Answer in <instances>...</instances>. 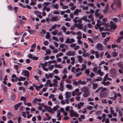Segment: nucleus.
Returning <instances> with one entry per match:
<instances>
[{"label": "nucleus", "instance_id": "423d86ee", "mask_svg": "<svg viewBox=\"0 0 123 123\" xmlns=\"http://www.w3.org/2000/svg\"><path fill=\"white\" fill-rule=\"evenodd\" d=\"M101 88L100 89V91H101L100 93V96L101 97H104V95L103 94V92H104L106 90V88L101 87Z\"/></svg>", "mask_w": 123, "mask_h": 123}, {"label": "nucleus", "instance_id": "49530a36", "mask_svg": "<svg viewBox=\"0 0 123 123\" xmlns=\"http://www.w3.org/2000/svg\"><path fill=\"white\" fill-rule=\"evenodd\" d=\"M95 76V74L93 72H92L91 73L90 76L91 78H93Z\"/></svg>", "mask_w": 123, "mask_h": 123}, {"label": "nucleus", "instance_id": "5701e85b", "mask_svg": "<svg viewBox=\"0 0 123 123\" xmlns=\"http://www.w3.org/2000/svg\"><path fill=\"white\" fill-rule=\"evenodd\" d=\"M46 33V31L43 29H42V31H41L40 32V33L41 35L42 36H43V35L44 34H45Z\"/></svg>", "mask_w": 123, "mask_h": 123}, {"label": "nucleus", "instance_id": "9b49d317", "mask_svg": "<svg viewBox=\"0 0 123 123\" xmlns=\"http://www.w3.org/2000/svg\"><path fill=\"white\" fill-rule=\"evenodd\" d=\"M81 11V9H76L74 12V14L78 16L79 15V12H80Z\"/></svg>", "mask_w": 123, "mask_h": 123}, {"label": "nucleus", "instance_id": "7c9ffc66", "mask_svg": "<svg viewBox=\"0 0 123 123\" xmlns=\"http://www.w3.org/2000/svg\"><path fill=\"white\" fill-rule=\"evenodd\" d=\"M98 86V84H93L92 86V88L94 89L97 88V87Z\"/></svg>", "mask_w": 123, "mask_h": 123}, {"label": "nucleus", "instance_id": "cd10ccee", "mask_svg": "<svg viewBox=\"0 0 123 123\" xmlns=\"http://www.w3.org/2000/svg\"><path fill=\"white\" fill-rule=\"evenodd\" d=\"M19 89L20 90H22L23 92H24L25 90V89L22 86H20L19 87Z\"/></svg>", "mask_w": 123, "mask_h": 123}, {"label": "nucleus", "instance_id": "338daca9", "mask_svg": "<svg viewBox=\"0 0 123 123\" xmlns=\"http://www.w3.org/2000/svg\"><path fill=\"white\" fill-rule=\"evenodd\" d=\"M32 59L34 60H36L38 59V57L33 56Z\"/></svg>", "mask_w": 123, "mask_h": 123}, {"label": "nucleus", "instance_id": "c03bdc74", "mask_svg": "<svg viewBox=\"0 0 123 123\" xmlns=\"http://www.w3.org/2000/svg\"><path fill=\"white\" fill-rule=\"evenodd\" d=\"M28 57L29 58L32 59L33 57V55L31 53H29L28 55Z\"/></svg>", "mask_w": 123, "mask_h": 123}, {"label": "nucleus", "instance_id": "37998d69", "mask_svg": "<svg viewBox=\"0 0 123 123\" xmlns=\"http://www.w3.org/2000/svg\"><path fill=\"white\" fill-rule=\"evenodd\" d=\"M95 55L96 57L97 58H98L99 57V55L98 54V52L96 51L95 52Z\"/></svg>", "mask_w": 123, "mask_h": 123}, {"label": "nucleus", "instance_id": "b1692460", "mask_svg": "<svg viewBox=\"0 0 123 123\" xmlns=\"http://www.w3.org/2000/svg\"><path fill=\"white\" fill-rule=\"evenodd\" d=\"M46 53L45 55H50L51 53V51L50 49H48L46 50Z\"/></svg>", "mask_w": 123, "mask_h": 123}, {"label": "nucleus", "instance_id": "a878e982", "mask_svg": "<svg viewBox=\"0 0 123 123\" xmlns=\"http://www.w3.org/2000/svg\"><path fill=\"white\" fill-rule=\"evenodd\" d=\"M57 32L58 31L55 30L54 31L51 32V33L54 35H56L57 34Z\"/></svg>", "mask_w": 123, "mask_h": 123}, {"label": "nucleus", "instance_id": "e2e57ef3", "mask_svg": "<svg viewBox=\"0 0 123 123\" xmlns=\"http://www.w3.org/2000/svg\"><path fill=\"white\" fill-rule=\"evenodd\" d=\"M18 23L21 24H24L25 23L24 22L21 20H19L18 21Z\"/></svg>", "mask_w": 123, "mask_h": 123}, {"label": "nucleus", "instance_id": "69168bd1", "mask_svg": "<svg viewBox=\"0 0 123 123\" xmlns=\"http://www.w3.org/2000/svg\"><path fill=\"white\" fill-rule=\"evenodd\" d=\"M57 111L58 112V113L57 114V116L58 117H61L60 116L61 114L60 113V111L58 110Z\"/></svg>", "mask_w": 123, "mask_h": 123}, {"label": "nucleus", "instance_id": "a211bd4d", "mask_svg": "<svg viewBox=\"0 0 123 123\" xmlns=\"http://www.w3.org/2000/svg\"><path fill=\"white\" fill-rule=\"evenodd\" d=\"M78 60L79 62L80 63H81L83 60L81 56V55H79L78 56Z\"/></svg>", "mask_w": 123, "mask_h": 123}, {"label": "nucleus", "instance_id": "79ce46f5", "mask_svg": "<svg viewBox=\"0 0 123 123\" xmlns=\"http://www.w3.org/2000/svg\"><path fill=\"white\" fill-rule=\"evenodd\" d=\"M88 18L89 19H91V20L92 21L94 20V18L92 15H90L88 16Z\"/></svg>", "mask_w": 123, "mask_h": 123}, {"label": "nucleus", "instance_id": "6e6d98bb", "mask_svg": "<svg viewBox=\"0 0 123 123\" xmlns=\"http://www.w3.org/2000/svg\"><path fill=\"white\" fill-rule=\"evenodd\" d=\"M108 74H106L105 76V77H104V80H105V81L107 80L106 79H107V78L108 77Z\"/></svg>", "mask_w": 123, "mask_h": 123}, {"label": "nucleus", "instance_id": "4c0bfd02", "mask_svg": "<svg viewBox=\"0 0 123 123\" xmlns=\"http://www.w3.org/2000/svg\"><path fill=\"white\" fill-rule=\"evenodd\" d=\"M81 18L82 20L84 21L87 20V21H89V19H87V20H86L87 18V17L86 16H84L83 17Z\"/></svg>", "mask_w": 123, "mask_h": 123}, {"label": "nucleus", "instance_id": "c85d7f7f", "mask_svg": "<svg viewBox=\"0 0 123 123\" xmlns=\"http://www.w3.org/2000/svg\"><path fill=\"white\" fill-rule=\"evenodd\" d=\"M73 84L75 85L78 86L79 85L78 81H74L73 82Z\"/></svg>", "mask_w": 123, "mask_h": 123}, {"label": "nucleus", "instance_id": "72a5a7b5", "mask_svg": "<svg viewBox=\"0 0 123 123\" xmlns=\"http://www.w3.org/2000/svg\"><path fill=\"white\" fill-rule=\"evenodd\" d=\"M62 30H63L64 32H65L66 30V27L64 26H63L61 28Z\"/></svg>", "mask_w": 123, "mask_h": 123}, {"label": "nucleus", "instance_id": "0e129e2a", "mask_svg": "<svg viewBox=\"0 0 123 123\" xmlns=\"http://www.w3.org/2000/svg\"><path fill=\"white\" fill-rule=\"evenodd\" d=\"M88 40L92 43H93L94 41L91 38H87Z\"/></svg>", "mask_w": 123, "mask_h": 123}, {"label": "nucleus", "instance_id": "4d7b16f0", "mask_svg": "<svg viewBox=\"0 0 123 123\" xmlns=\"http://www.w3.org/2000/svg\"><path fill=\"white\" fill-rule=\"evenodd\" d=\"M65 110L67 111H69L70 110V106H67L65 108Z\"/></svg>", "mask_w": 123, "mask_h": 123}, {"label": "nucleus", "instance_id": "f257e3e1", "mask_svg": "<svg viewBox=\"0 0 123 123\" xmlns=\"http://www.w3.org/2000/svg\"><path fill=\"white\" fill-rule=\"evenodd\" d=\"M97 22V23L95 26V28L96 30L98 29L100 26L104 25L106 24L105 23L101 21L99 19L98 20Z\"/></svg>", "mask_w": 123, "mask_h": 123}, {"label": "nucleus", "instance_id": "0eeeda50", "mask_svg": "<svg viewBox=\"0 0 123 123\" xmlns=\"http://www.w3.org/2000/svg\"><path fill=\"white\" fill-rule=\"evenodd\" d=\"M96 46L97 48L98 51H100L102 50L103 46L101 43H97L96 45Z\"/></svg>", "mask_w": 123, "mask_h": 123}, {"label": "nucleus", "instance_id": "3c124183", "mask_svg": "<svg viewBox=\"0 0 123 123\" xmlns=\"http://www.w3.org/2000/svg\"><path fill=\"white\" fill-rule=\"evenodd\" d=\"M28 31L31 34H33L34 33V31L33 30H28Z\"/></svg>", "mask_w": 123, "mask_h": 123}, {"label": "nucleus", "instance_id": "4468645a", "mask_svg": "<svg viewBox=\"0 0 123 123\" xmlns=\"http://www.w3.org/2000/svg\"><path fill=\"white\" fill-rule=\"evenodd\" d=\"M78 83L79 85H84L86 84V81H82L81 80H78Z\"/></svg>", "mask_w": 123, "mask_h": 123}, {"label": "nucleus", "instance_id": "8fccbe9b", "mask_svg": "<svg viewBox=\"0 0 123 123\" xmlns=\"http://www.w3.org/2000/svg\"><path fill=\"white\" fill-rule=\"evenodd\" d=\"M90 55L88 53H86L84 54L82 56H84L85 57H89V56Z\"/></svg>", "mask_w": 123, "mask_h": 123}, {"label": "nucleus", "instance_id": "a18cd8bd", "mask_svg": "<svg viewBox=\"0 0 123 123\" xmlns=\"http://www.w3.org/2000/svg\"><path fill=\"white\" fill-rule=\"evenodd\" d=\"M35 13L37 15V16L39 15H40L41 14V12L38 11H35Z\"/></svg>", "mask_w": 123, "mask_h": 123}, {"label": "nucleus", "instance_id": "a19ab883", "mask_svg": "<svg viewBox=\"0 0 123 123\" xmlns=\"http://www.w3.org/2000/svg\"><path fill=\"white\" fill-rule=\"evenodd\" d=\"M82 73L81 72H79L77 73H76L75 76L76 77L79 76L80 75H81L82 74Z\"/></svg>", "mask_w": 123, "mask_h": 123}, {"label": "nucleus", "instance_id": "393cba45", "mask_svg": "<svg viewBox=\"0 0 123 123\" xmlns=\"http://www.w3.org/2000/svg\"><path fill=\"white\" fill-rule=\"evenodd\" d=\"M70 116L71 117H73L74 116V111L71 110L70 111Z\"/></svg>", "mask_w": 123, "mask_h": 123}, {"label": "nucleus", "instance_id": "473e14b6", "mask_svg": "<svg viewBox=\"0 0 123 123\" xmlns=\"http://www.w3.org/2000/svg\"><path fill=\"white\" fill-rule=\"evenodd\" d=\"M62 73L64 74H65L67 73V68H65L64 69V70L62 71Z\"/></svg>", "mask_w": 123, "mask_h": 123}, {"label": "nucleus", "instance_id": "9d476101", "mask_svg": "<svg viewBox=\"0 0 123 123\" xmlns=\"http://www.w3.org/2000/svg\"><path fill=\"white\" fill-rule=\"evenodd\" d=\"M22 103L21 102L17 104L14 105V107L15 108V110H17L18 108L21 105Z\"/></svg>", "mask_w": 123, "mask_h": 123}, {"label": "nucleus", "instance_id": "f8f14e48", "mask_svg": "<svg viewBox=\"0 0 123 123\" xmlns=\"http://www.w3.org/2000/svg\"><path fill=\"white\" fill-rule=\"evenodd\" d=\"M66 98L69 99L71 96V92H67L66 93Z\"/></svg>", "mask_w": 123, "mask_h": 123}, {"label": "nucleus", "instance_id": "052dcab7", "mask_svg": "<svg viewBox=\"0 0 123 123\" xmlns=\"http://www.w3.org/2000/svg\"><path fill=\"white\" fill-rule=\"evenodd\" d=\"M21 116H19L18 117V123H20V122L21 121Z\"/></svg>", "mask_w": 123, "mask_h": 123}, {"label": "nucleus", "instance_id": "bf43d9fd", "mask_svg": "<svg viewBox=\"0 0 123 123\" xmlns=\"http://www.w3.org/2000/svg\"><path fill=\"white\" fill-rule=\"evenodd\" d=\"M93 108V107L91 106H89L86 107V109H88L91 110H92Z\"/></svg>", "mask_w": 123, "mask_h": 123}, {"label": "nucleus", "instance_id": "20e7f679", "mask_svg": "<svg viewBox=\"0 0 123 123\" xmlns=\"http://www.w3.org/2000/svg\"><path fill=\"white\" fill-rule=\"evenodd\" d=\"M75 54V52L74 51H69L67 52L66 55L67 56H73Z\"/></svg>", "mask_w": 123, "mask_h": 123}, {"label": "nucleus", "instance_id": "4be33fe9", "mask_svg": "<svg viewBox=\"0 0 123 123\" xmlns=\"http://www.w3.org/2000/svg\"><path fill=\"white\" fill-rule=\"evenodd\" d=\"M54 66L55 68H61L62 67V66L60 65L55 64L54 65Z\"/></svg>", "mask_w": 123, "mask_h": 123}, {"label": "nucleus", "instance_id": "c9c22d12", "mask_svg": "<svg viewBox=\"0 0 123 123\" xmlns=\"http://www.w3.org/2000/svg\"><path fill=\"white\" fill-rule=\"evenodd\" d=\"M117 65L120 68L122 69H123V65L121 64V62H119L118 63Z\"/></svg>", "mask_w": 123, "mask_h": 123}, {"label": "nucleus", "instance_id": "aec40b11", "mask_svg": "<svg viewBox=\"0 0 123 123\" xmlns=\"http://www.w3.org/2000/svg\"><path fill=\"white\" fill-rule=\"evenodd\" d=\"M121 5V2L120 0H118L116 3V6L118 8H119Z\"/></svg>", "mask_w": 123, "mask_h": 123}, {"label": "nucleus", "instance_id": "603ef678", "mask_svg": "<svg viewBox=\"0 0 123 123\" xmlns=\"http://www.w3.org/2000/svg\"><path fill=\"white\" fill-rule=\"evenodd\" d=\"M24 104L25 105H26L29 106L31 107V106L32 105L30 103H27L25 104V103L24 102Z\"/></svg>", "mask_w": 123, "mask_h": 123}, {"label": "nucleus", "instance_id": "39448f33", "mask_svg": "<svg viewBox=\"0 0 123 123\" xmlns=\"http://www.w3.org/2000/svg\"><path fill=\"white\" fill-rule=\"evenodd\" d=\"M22 74L26 77H27L30 74L29 72L26 70H23Z\"/></svg>", "mask_w": 123, "mask_h": 123}, {"label": "nucleus", "instance_id": "58836bf2", "mask_svg": "<svg viewBox=\"0 0 123 123\" xmlns=\"http://www.w3.org/2000/svg\"><path fill=\"white\" fill-rule=\"evenodd\" d=\"M117 27V25H111L110 26V28L112 29H113L114 30Z\"/></svg>", "mask_w": 123, "mask_h": 123}, {"label": "nucleus", "instance_id": "412c9836", "mask_svg": "<svg viewBox=\"0 0 123 123\" xmlns=\"http://www.w3.org/2000/svg\"><path fill=\"white\" fill-rule=\"evenodd\" d=\"M82 67L81 68V71H82L86 68V65L85 64H83L82 65Z\"/></svg>", "mask_w": 123, "mask_h": 123}, {"label": "nucleus", "instance_id": "c756f323", "mask_svg": "<svg viewBox=\"0 0 123 123\" xmlns=\"http://www.w3.org/2000/svg\"><path fill=\"white\" fill-rule=\"evenodd\" d=\"M63 55V54L62 52H60L59 53H58L56 55V57L57 58L58 57L61 56Z\"/></svg>", "mask_w": 123, "mask_h": 123}, {"label": "nucleus", "instance_id": "de8ad7c7", "mask_svg": "<svg viewBox=\"0 0 123 123\" xmlns=\"http://www.w3.org/2000/svg\"><path fill=\"white\" fill-rule=\"evenodd\" d=\"M53 40H54L57 42L59 41V40L58 38H57L56 37L53 36Z\"/></svg>", "mask_w": 123, "mask_h": 123}, {"label": "nucleus", "instance_id": "dca6fc26", "mask_svg": "<svg viewBox=\"0 0 123 123\" xmlns=\"http://www.w3.org/2000/svg\"><path fill=\"white\" fill-rule=\"evenodd\" d=\"M31 2L30 3V5L31 6H33L36 4L37 0H31Z\"/></svg>", "mask_w": 123, "mask_h": 123}, {"label": "nucleus", "instance_id": "5fc2aeb1", "mask_svg": "<svg viewBox=\"0 0 123 123\" xmlns=\"http://www.w3.org/2000/svg\"><path fill=\"white\" fill-rule=\"evenodd\" d=\"M61 89V91H63V88L64 86L63 85H60Z\"/></svg>", "mask_w": 123, "mask_h": 123}, {"label": "nucleus", "instance_id": "1a4fd4ad", "mask_svg": "<svg viewBox=\"0 0 123 123\" xmlns=\"http://www.w3.org/2000/svg\"><path fill=\"white\" fill-rule=\"evenodd\" d=\"M75 26L77 28L79 29H83V25L82 24L78 23L77 24L75 25Z\"/></svg>", "mask_w": 123, "mask_h": 123}, {"label": "nucleus", "instance_id": "f03ea898", "mask_svg": "<svg viewBox=\"0 0 123 123\" xmlns=\"http://www.w3.org/2000/svg\"><path fill=\"white\" fill-rule=\"evenodd\" d=\"M60 19V18L58 16L54 15L51 18L50 21L51 22L58 21Z\"/></svg>", "mask_w": 123, "mask_h": 123}, {"label": "nucleus", "instance_id": "f704fd0d", "mask_svg": "<svg viewBox=\"0 0 123 123\" xmlns=\"http://www.w3.org/2000/svg\"><path fill=\"white\" fill-rule=\"evenodd\" d=\"M59 108L60 107L59 106L57 105H56V106H54L53 107V108L54 110V111H55L58 108Z\"/></svg>", "mask_w": 123, "mask_h": 123}, {"label": "nucleus", "instance_id": "09e8293b", "mask_svg": "<svg viewBox=\"0 0 123 123\" xmlns=\"http://www.w3.org/2000/svg\"><path fill=\"white\" fill-rule=\"evenodd\" d=\"M102 80V78L100 77H98V78L97 79H96V80L97 81H101Z\"/></svg>", "mask_w": 123, "mask_h": 123}, {"label": "nucleus", "instance_id": "7ed1b4c3", "mask_svg": "<svg viewBox=\"0 0 123 123\" xmlns=\"http://www.w3.org/2000/svg\"><path fill=\"white\" fill-rule=\"evenodd\" d=\"M44 108L47 110L48 112H50L53 113L54 111L51 108V107L49 106H44Z\"/></svg>", "mask_w": 123, "mask_h": 123}, {"label": "nucleus", "instance_id": "864d4df0", "mask_svg": "<svg viewBox=\"0 0 123 123\" xmlns=\"http://www.w3.org/2000/svg\"><path fill=\"white\" fill-rule=\"evenodd\" d=\"M118 112L119 114V115L121 117L123 115V114L121 112V111L120 110H118Z\"/></svg>", "mask_w": 123, "mask_h": 123}, {"label": "nucleus", "instance_id": "ea45409f", "mask_svg": "<svg viewBox=\"0 0 123 123\" xmlns=\"http://www.w3.org/2000/svg\"><path fill=\"white\" fill-rule=\"evenodd\" d=\"M66 87L67 88L70 89H72V86L71 85L67 84L66 85Z\"/></svg>", "mask_w": 123, "mask_h": 123}, {"label": "nucleus", "instance_id": "774afa93", "mask_svg": "<svg viewBox=\"0 0 123 123\" xmlns=\"http://www.w3.org/2000/svg\"><path fill=\"white\" fill-rule=\"evenodd\" d=\"M54 77L55 79H57L58 80H60V78L58 76L55 75Z\"/></svg>", "mask_w": 123, "mask_h": 123}, {"label": "nucleus", "instance_id": "2eb2a0df", "mask_svg": "<svg viewBox=\"0 0 123 123\" xmlns=\"http://www.w3.org/2000/svg\"><path fill=\"white\" fill-rule=\"evenodd\" d=\"M98 11L99 10L98 9L96 10H95V14L96 16L97 17H99L100 15V14L98 13Z\"/></svg>", "mask_w": 123, "mask_h": 123}, {"label": "nucleus", "instance_id": "f3484780", "mask_svg": "<svg viewBox=\"0 0 123 123\" xmlns=\"http://www.w3.org/2000/svg\"><path fill=\"white\" fill-rule=\"evenodd\" d=\"M118 55V53L116 52H113L111 54V55L113 57H116Z\"/></svg>", "mask_w": 123, "mask_h": 123}, {"label": "nucleus", "instance_id": "6e6552de", "mask_svg": "<svg viewBox=\"0 0 123 123\" xmlns=\"http://www.w3.org/2000/svg\"><path fill=\"white\" fill-rule=\"evenodd\" d=\"M89 90L88 88L86 86L83 87L81 89V91L84 92H88Z\"/></svg>", "mask_w": 123, "mask_h": 123}, {"label": "nucleus", "instance_id": "2f4dec72", "mask_svg": "<svg viewBox=\"0 0 123 123\" xmlns=\"http://www.w3.org/2000/svg\"><path fill=\"white\" fill-rule=\"evenodd\" d=\"M85 73L86 74L87 76H88L89 75L90 71L89 69H87L85 70Z\"/></svg>", "mask_w": 123, "mask_h": 123}, {"label": "nucleus", "instance_id": "ddd939ff", "mask_svg": "<svg viewBox=\"0 0 123 123\" xmlns=\"http://www.w3.org/2000/svg\"><path fill=\"white\" fill-rule=\"evenodd\" d=\"M90 95V92L89 91L86 92L83 94V96L85 98H86Z\"/></svg>", "mask_w": 123, "mask_h": 123}, {"label": "nucleus", "instance_id": "13d9d810", "mask_svg": "<svg viewBox=\"0 0 123 123\" xmlns=\"http://www.w3.org/2000/svg\"><path fill=\"white\" fill-rule=\"evenodd\" d=\"M36 47V44H33L31 45V49H35Z\"/></svg>", "mask_w": 123, "mask_h": 123}, {"label": "nucleus", "instance_id": "e433bc0d", "mask_svg": "<svg viewBox=\"0 0 123 123\" xmlns=\"http://www.w3.org/2000/svg\"><path fill=\"white\" fill-rule=\"evenodd\" d=\"M70 39L69 38H68L66 39L65 43H70Z\"/></svg>", "mask_w": 123, "mask_h": 123}, {"label": "nucleus", "instance_id": "6ab92c4d", "mask_svg": "<svg viewBox=\"0 0 123 123\" xmlns=\"http://www.w3.org/2000/svg\"><path fill=\"white\" fill-rule=\"evenodd\" d=\"M105 80H103V81H102V84L104 85L105 86L108 85L110 84V82L109 81H108L107 82H105Z\"/></svg>", "mask_w": 123, "mask_h": 123}, {"label": "nucleus", "instance_id": "680f3d73", "mask_svg": "<svg viewBox=\"0 0 123 123\" xmlns=\"http://www.w3.org/2000/svg\"><path fill=\"white\" fill-rule=\"evenodd\" d=\"M110 112L111 113V114H112L113 113H114V111L113 110V108L112 107H110Z\"/></svg>", "mask_w": 123, "mask_h": 123}, {"label": "nucleus", "instance_id": "bb28decb", "mask_svg": "<svg viewBox=\"0 0 123 123\" xmlns=\"http://www.w3.org/2000/svg\"><path fill=\"white\" fill-rule=\"evenodd\" d=\"M50 37V33L49 32L46 33V37L47 39H49Z\"/></svg>", "mask_w": 123, "mask_h": 123}]
</instances>
